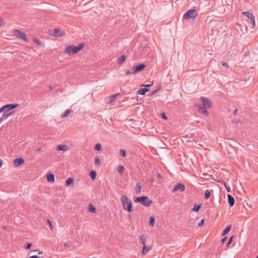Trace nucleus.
Listing matches in <instances>:
<instances>
[{"label":"nucleus","instance_id":"nucleus-20","mask_svg":"<svg viewBox=\"0 0 258 258\" xmlns=\"http://www.w3.org/2000/svg\"><path fill=\"white\" fill-rule=\"evenodd\" d=\"M151 249V247H147L146 245L143 246L142 253L143 255L146 254Z\"/></svg>","mask_w":258,"mask_h":258},{"label":"nucleus","instance_id":"nucleus-58","mask_svg":"<svg viewBox=\"0 0 258 258\" xmlns=\"http://www.w3.org/2000/svg\"><path fill=\"white\" fill-rule=\"evenodd\" d=\"M238 111V109H235L234 111H233V114L234 115H236L237 114V112Z\"/></svg>","mask_w":258,"mask_h":258},{"label":"nucleus","instance_id":"nucleus-37","mask_svg":"<svg viewBox=\"0 0 258 258\" xmlns=\"http://www.w3.org/2000/svg\"><path fill=\"white\" fill-rule=\"evenodd\" d=\"M224 185L226 188L227 191L228 192H231V189H230V187L229 186L227 185V184H226V182H225V181L224 182Z\"/></svg>","mask_w":258,"mask_h":258},{"label":"nucleus","instance_id":"nucleus-22","mask_svg":"<svg viewBox=\"0 0 258 258\" xmlns=\"http://www.w3.org/2000/svg\"><path fill=\"white\" fill-rule=\"evenodd\" d=\"M4 35H3V37L9 40H12L13 38H12L14 36H15V34L14 33V35H11L9 34L8 33H3Z\"/></svg>","mask_w":258,"mask_h":258},{"label":"nucleus","instance_id":"nucleus-27","mask_svg":"<svg viewBox=\"0 0 258 258\" xmlns=\"http://www.w3.org/2000/svg\"><path fill=\"white\" fill-rule=\"evenodd\" d=\"M201 207V205L195 204L194 207L192 209V211L194 212H198Z\"/></svg>","mask_w":258,"mask_h":258},{"label":"nucleus","instance_id":"nucleus-54","mask_svg":"<svg viewBox=\"0 0 258 258\" xmlns=\"http://www.w3.org/2000/svg\"><path fill=\"white\" fill-rule=\"evenodd\" d=\"M36 251H38L39 254H41L43 253V251H41L40 249H36Z\"/></svg>","mask_w":258,"mask_h":258},{"label":"nucleus","instance_id":"nucleus-17","mask_svg":"<svg viewBox=\"0 0 258 258\" xmlns=\"http://www.w3.org/2000/svg\"><path fill=\"white\" fill-rule=\"evenodd\" d=\"M206 108L205 106H199V110H200L201 111V112L204 113L206 116H209V113L208 112V111H207V110L206 109Z\"/></svg>","mask_w":258,"mask_h":258},{"label":"nucleus","instance_id":"nucleus-12","mask_svg":"<svg viewBox=\"0 0 258 258\" xmlns=\"http://www.w3.org/2000/svg\"><path fill=\"white\" fill-rule=\"evenodd\" d=\"M228 203L229 204V205L230 207H232L234 206L235 203V200L234 198L231 195H228Z\"/></svg>","mask_w":258,"mask_h":258},{"label":"nucleus","instance_id":"nucleus-5","mask_svg":"<svg viewBox=\"0 0 258 258\" xmlns=\"http://www.w3.org/2000/svg\"><path fill=\"white\" fill-rule=\"evenodd\" d=\"M146 67V65L143 63H139L137 66H134L133 74H136L143 71Z\"/></svg>","mask_w":258,"mask_h":258},{"label":"nucleus","instance_id":"nucleus-33","mask_svg":"<svg viewBox=\"0 0 258 258\" xmlns=\"http://www.w3.org/2000/svg\"><path fill=\"white\" fill-rule=\"evenodd\" d=\"M120 155L122 157H124L126 156V151L123 149H120L119 150Z\"/></svg>","mask_w":258,"mask_h":258},{"label":"nucleus","instance_id":"nucleus-32","mask_svg":"<svg viewBox=\"0 0 258 258\" xmlns=\"http://www.w3.org/2000/svg\"><path fill=\"white\" fill-rule=\"evenodd\" d=\"M124 170V167L122 165H119L117 168V171L119 173H121Z\"/></svg>","mask_w":258,"mask_h":258},{"label":"nucleus","instance_id":"nucleus-34","mask_svg":"<svg viewBox=\"0 0 258 258\" xmlns=\"http://www.w3.org/2000/svg\"><path fill=\"white\" fill-rule=\"evenodd\" d=\"M101 148V145L100 143H97L95 146V149L97 151H100Z\"/></svg>","mask_w":258,"mask_h":258},{"label":"nucleus","instance_id":"nucleus-36","mask_svg":"<svg viewBox=\"0 0 258 258\" xmlns=\"http://www.w3.org/2000/svg\"><path fill=\"white\" fill-rule=\"evenodd\" d=\"M49 32L56 33V32H62V31L58 28H53L51 31H50Z\"/></svg>","mask_w":258,"mask_h":258},{"label":"nucleus","instance_id":"nucleus-55","mask_svg":"<svg viewBox=\"0 0 258 258\" xmlns=\"http://www.w3.org/2000/svg\"><path fill=\"white\" fill-rule=\"evenodd\" d=\"M29 258H40V257L38 256L37 255H33L29 257Z\"/></svg>","mask_w":258,"mask_h":258},{"label":"nucleus","instance_id":"nucleus-25","mask_svg":"<svg viewBox=\"0 0 258 258\" xmlns=\"http://www.w3.org/2000/svg\"><path fill=\"white\" fill-rule=\"evenodd\" d=\"M88 210L90 212L95 213L96 209L95 207H94L91 204H90L88 207Z\"/></svg>","mask_w":258,"mask_h":258},{"label":"nucleus","instance_id":"nucleus-16","mask_svg":"<svg viewBox=\"0 0 258 258\" xmlns=\"http://www.w3.org/2000/svg\"><path fill=\"white\" fill-rule=\"evenodd\" d=\"M15 36L19 38H21L24 40L25 41H27V38L26 37L25 33H15Z\"/></svg>","mask_w":258,"mask_h":258},{"label":"nucleus","instance_id":"nucleus-50","mask_svg":"<svg viewBox=\"0 0 258 258\" xmlns=\"http://www.w3.org/2000/svg\"><path fill=\"white\" fill-rule=\"evenodd\" d=\"M126 74L127 75H133V72H131L130 70H127L126 71Z\"/></svg>","mask_w":258,"mask_h":258},{"label":"nucleus","instance_id":"nucleus-41","mask_svg":"<svg viewBox=\"0 0 258 258\" xmlns=\"http://www.w3.org/2000/svg\"><path fill=\"white\" fill-rule=\"evenodd\" d=\"M32 246V244L31 243H28L25 245V248L26 249H29Z\"/></svg>","mask_w":258,"mask_h":258},{"label":"nucleus","instance_id":"nucleus-60","mask_svg":"<svg viewBox=\"0 0 258 258\" xmlns=\"http://www.w3.org/2000/svg\"><path fill=\"white\" fill-rule=\"evenodd\" d=\"M3 161L1 159H0V168L2 166Z\"/></svg>","mask_w":258,"mask_h":258},{"label":"nucleus","instance_id":"nucleus-23","mask_svg":"<svg viewBox=\"0 0 258 258\" xmlns=\"http://www.w3.org/2000/svg\"><path fill=\"white\" fill-rule=\"evenodd\" d=\"M50 36H53L55 37H62L65 33H49Z\"/></svg>","mask_w":258,"mask_h":258},{"label":"nucleus","instance_id":"nucleus-31","mask_svg":"<svg viewBox=\"0 0 258 258\" xmlns=\"http://www.w3.org/2000/svg\"><path fill=\"white\" fill-rule=\"evenodd\" d=\"M142 186L139 184V183L136 184V190L137 192L140 193L141 191Z\"/></svg>","mask_w":258,"mask_h":258},{"label":"nucleus","instance_id":"nucleus-39","mask_svg":"<svg viewBox=\"0 0 258 258\" xmlns=\"http://www.w3.org/2000/svg\"><path fill=\"white\" fill-rule=\"evenodd\" d=\"M233 236H232L229 239L227 243V246H228L233 241Z\"/></svg>","mask_w":258,"mask_h":258},{"label":"nucleus","instance_id":"nucleus-10","mask_svg":"<svg viewBox=\"0 0 258 258\" xmlns=\"http://www.w3.org/2000/svg\"><path fill=\"white\" fill-rule=\"evenodd\" d=\"M19 106L18 104H9L5 105L6 111L8 112L9 111L12 110Z\"/></svg>","mask_w":258,"mask_h":258},{"label":"nucleus","instance_id":"nucleus-48","mask_svg":"<svg viewBox=\"0 0 258 258\" xmlns=\"http://www.w3.org/2000/svg\"><path fill=\"white\" fill-rule=\"evenodd\" d=\"M4 111V112L6 111L5 105L3 106L2 107L0 108V113Z\"/></svg>","mask_w":258,"mask_h":258},{"label":"nucleus","instance_id":"nucleus-2","mask_svg":"<svg viewBox=\"0 0 258 258\" xmlns=\"http://www.w3.org/2000/svg\"><path fill=\"white\" fill-rule=\"evenodd\" d=\"M120 200L122 203L123 209L128 212H132L133 211V206L131 200L125 195L122 196Z\"/></svg>","mask_w":258,"mask_h":258},{"label":"nucleus","instance_id":"nucleus-45","mask_svg":"<svg viewBox=\"0 0 258 258\" xmlns=\"http://www.w3.org/2000/svg\"><path fill=\"white\" fill-rule=\"evenodd\" d=\"M161 115L162 118L165 119L166 120L167 119V116L166 115L165 112L161 113Z\"/></svg>","mask_w":258,"mask_h":258},{"label":"nucleus","instance_id":"nucleus-63","mask_svg":"<svg viewBox=\"0 0 258 258\" xmlns=\"http://www.w3.org/2000/svg\"><path fill=\"white\" fill-rule=\"evenodd\" d=\"M3 228H4V229H6V227H3Z\"/></svg>","mask_w":258,"mask_h":258},{"label":"nucleus","instance_id":"nucleus-62","mask_svg":"<svg viewBox=\"0 0 258 258\" xmlns=\"http://www.w3.org/2000/svg\"><path fill=\"white\" fill-rule=\"evenodd\" d=\"M64 246H66V247H67V246H68L69 245H68V243H64Z\"/></svg>","mask_w":258,"mask_h":258},{"label":"nucleus","instance_id":"nucleus-26","mask_svg":"<svg viewBox=\"0 0 258 258\" xmlns=\"http://www.w3.org/2000/svg\"><path fill=\"white\" fill-rule=\"evenodd\" d=\"M71 112V110L67 109V110H66V111L64 112V113H63L61 115V117L65 118V117L68 116L70 114Z\"/></svg>","mask_w":258,"mask_h":258},{"label":"nucleus","instance_id":"nucleus-13","mask_svg":"<svg viewBox=\"0 0 258 258\" xmlns=\"http://www.w3.org/2000/svg\"><path fill=\"white\" fill-rule=\"evenodd\" d=\"M56 149L58 151H66L69 149V147L67 145H59L57 146Z\"/></svg>","mask_w":258,"mask_h":258},{"label":"nucleus","instance_id":"nucleus-24","mask_svg":"<svg viewBox=\"0 0 258 258\" xmlns=\"http://www.w3.org/2000/svg\"><path fill=\"white\" fill-rule=\"evenodd\" d=\"M89 175L91 179L94 180L96 177L97 173L95 170H92L90 171Z\"/></svg>","mask_w":258,"mask_h":258},{"label":"nucleus","instance_id":"nucleus-18","mask_svg":"<svg viewBox=\"0 0 258 258\" xmlns=\"http://www.w3.org/2000/svg\"><path fill=\"white\" fill-rule=\"evenodd\" d=\"M149 90L150 89L148 88H141L138 91L137 94L143 95H145Z\"/></svg>","mask_w":258,"mask_h":258},{"label":"nucleus","instance_id":"nucleus-42","mask_svg":"<svg viewBox=\"0 0 258 258\" xmlns=\"http://www.w3.org/2000/svg\"><path fill=\"white\" fill-rule=\"evenodd\" d=\"M204 222H205L204 219H202L200 221V222L198 223V226H199V227H202V226L204 225Z\"/></svg>","mask_w":258,"mask_h":258},{"label":"nucleus","instance_id":"nucleus-38","mask_svg":"<svg viewBox=\"0 0 258 258\" xmlns=\"http://www.w3.org/2000/svg\"><path fill=\"white\" fill-rule=\"evenodd\" d=\"M100 163V160L98 157H96L95 159V164L96 165H99Z\"/></svg>","mask_w":258,"mask_h":258},{"label":"nucleus","instance_id":"nucleus-4","mask_svg":"<svg viewBox=\"0 0 258 258\" xmlns=\"http://www.w3.org/2000/svg\"><path fill=\"white\" fill-rule=\"evenodd\" d=\"M198 12L196 10H189L187 11L183 15V18L185 20L190 18H195L198 16Z\"/></svg>","mask_w":258,"mask_h":258},{"label":"nucleus","instance_id":"nucleus-43","mask_svg":"<svg viewBox=\"0 0 258 258\" xmlns=\"http://www.w3.org/2000/svg\"><path fill=\"white\" fill-rule=\"evenodd\" d=\"M12 113H13V112H12L8 113V112H6V111H5L4 113H3V116H4L5 117H7L10 115L12 114Z\"/></svg>","mask_w":258,"mask_h":258},{"label":"nucleus","instance_id":"nucleus-8","mask_svg":"<svg viewBox=\"0 0 258 258\" xmlns=\"http://www.w3.org/2000/svg\"><path fill=\"white\" fill-rule=\"evenodd\" d=\"M185 185L183 183H178L175 185L172 191L174 192L178 190L183 191L185 190Z\"/></svg>","mask_w":258,"mask_h":258},{"label":"nucleus","instance_id":"nucleus-29","mask_svg":"<svg viewBox=\"0 0 258 258\" xmlns=\"http://www.w3.org/2000/svg\"><path fill=\"white\" fill-rule=\"evenodd\" d=\"M140 239L142 243L143 244V246L146 245V238L144 236V235H142L140 236Z\"/></svg>","mask_w":258,"mask_h":258},{"label":"nucleus","instance_id":"nucleus-51","mask_svg":"<svg viewBox=\"0 0 258 258\" xmlns=\"http://www.w3.org/2000/svg\"><path fill=\"white\" fill-rule=\"evenodd\" d=\"M4 23L3 19L0 17V27L4 25Z\"/></svg>","mask_w":258,"mask_h":258},{"label":"nucleus","instance_id":"nucleus-56","mask_svg":"<svg viewBox=\"0 0 258 258\" xmlns=\"http://www.w3.org/2000/svg\"><path fill=\"white\" fill-rule=\"evenodd\" d=\"M14 32L20 33V32H22L20 30H18V29H14Z\"/></svg>","mask_w":258,"mask_h":258},{"label":"nucleus","instance_id":"nucleus-64","mask_svg":"<svg viewBox=\"0 0 258 258\" xmlns=\"http://www.w3.org/2000/svg\"><path fill=\"white\" fill-rule=\"evenodd\" d=\"M256 258H258V255L256 257Z\"/></svg>","mask_w":258,"mask_h":258},{"label":"nucleus","instance_id":"nucleus-53","mask_svg":"<svg viewBox=\"0 0 258 258\" xmlns=\"http://www.w3.org/2000/svg\"><path fill=\"white\" fill-rule=\"evenodd\" d=\"M249 51H246V52H245V54H244V56H245V57H246V56H247L248 55H249Z\"/></svg>","mask_w":258,"mask_h":258},{"label":"nucleus","instance_id":"nucleus-11","mask_svg":"<svg viewBox=\"0 0 258 258\" xmlns=\"http://www.w3.org/2000/svg\"><path fill=\"white\" fill-rule=\"evenodd\" d=\"M47 180L48 182L53 183L54 182L55 178L53 174L49 173L46 175Z\"/></svg>","mask_w":258,"mask_h":258},{"label":"nucleus","instance_id":"nucleus-9","mask_svg":"<svg viewBox=\"0 0 258 258\" xmlns=\"http://www.w3.org/2000/svg\"><path fill=\"white\" fill-rule=\"evenodd\" d=\"M25 163V160L21 157L17 158L14 160V164L16 167H19Z\"/></svg>","mask_w":258,"mask_h":258},{"label":"nucleus","instance_id":"nucleus-46","mask_svg":"<svg viewBox=\"0 0 258 258\" xmlns=\"http://www.w3.org/2000/svg\"><path fill=\"white\" fill-rule=\"evenodd\" d=\"M222 64L223 67L225 68L226 69H228L229 68V65L226 62H222Z\"/></svg>","mask_w":258,"mask_h":258},{"label":"nucleus","instance_id":"nucleus-35","mask_svg":"<svg viewBox=\"0 0 258 258\" xmlns=\"http://www.w3.org/2000/svg\"><path fill=\"white\" fill-rule=\"evenodd\" d=\"M33 42L35 43H36V44H37L38 45H41V42L38 39H36L35 38H33Z\"/></svg>","mask_w":258,"mask_h":258},{"label":"nucleus","instance_id":"nucleus-30","mask_svg":"<svg viewBox=\"0 0 258 258\" xmlns=\"http://www.w3.org/2000/svg\"><path fill=\"white\" fill-rule=\"evenodd\" d=\"M210 191L209 190L207 189L205 192V199L206 200L210 198Z\"/></svg>","mask_w":258,"mask_h":258},{"label":"nucleus","instance_id":"nucleus-61","mask_svg":"<svg viewBox=\"0 0 258 258\" xmlns=\"http://www.w3.org/2000/svg\"><path fill=\"white\" fill-rule=\"evenodd\" d=\"M49 89H50V90H52L53 87H52V86H49Z\"/></svg>","mask_w":258,"mask_h":258},{"label":"nucleus","instance_id":"nucleus-59","mask_svg":"<svg viewBox=\"0 0 258 258\" xmlns=\"http://www.w3.org/2000/svg\"><path fill=\"white\" fill-rule=\"evenodd\" d=\"M156 176H157V178H161V175H160V173H157V174H156Z\"/></svg>","mask_w":258,"mask_h":258},{"label":"nucleus","instance_id":"nucleus-49","mask_svg":"<svg viewBox=\"0 0 258 258\" xmlns=\"http://www.w3.org/2000/svg\"><path fill=\"white\" fill-rule=\"evenodd\" d=\"M227 239V237H223L222 240H221V243L223 244L224 243Z\"/></svg>","mask_w":258,"mask_h":258},{"label":"nucleus","instance_id":"nucleus-40","mask_svg":"<svg viewBox=\"0 0 258 258\" xmlns=\"http://www.w3.org/2000/svg\"><path fill=\"white\" fill-rule=\"evenodd\" d=\"M46 223L49 225L50 228L52 230L53 226L51 224V221L48 219L46 220Z\"/></svg>","mask_w":258,"mask_h":258},{"label":"nucleus","instance_id":"nucleus-19","mask_svg":"<svg viewBox=\"0 0 258 258\" xmlns=\"http://www.w3.org/2000/svg\"><path fill=\"white\" fill-rule=\"evenodd\" d=\"M126 56L125 55H122L120 57L117 59V63L118 64H122L126 59Z\"/></svg>","mask_w":258,"mask_h":258},{"label":"nucleus","instance_id":"nucleus-15","mask_svg":"<svg viewBox=\"0 0 258 258\" xmlns=\"http://www.w3.org/2000/svg\"><path fill=\"white\" fill-rule=\"evenodd\" d=\"M119 95V93H116L115 94H114V95L109 96L108 97V101H107L106 103L110 104V103L113 102L114 101L115 98L117 96H118Z\"/></svg>","mask_w":258,"mask_h":258},{"label":"nucleus","instance_id":"nucleus-1","mask_svg":"<svg viewBox=\"0 0 258 258\" xmlns=\"http://www.w3.org/2000/svg\"><path fill=\"white\" fill-rule=\"evenodd\" d=\"M85 44L81 43L78 46L74 45H71L65 48L64 51L69 55L75 54L82 50L85 47Z\"/></svg>","mask_w":258,"mask_h":258},{"label":"nucleus","instance_id":"nucleus-3","mask_svg":"<svg viewBox=\"0 0 258 258\" xmlns=\"http://www.w3.org/2000/svg\"><path fill=\"white\" fill-rule=\"evenodd\" d=\"M135 202L136 203H139L147 207H150L153 203L152 201L150 200V199L146 196L137 197L135 199Z\"/></svg>","mask_w":258,"mask_h":258},{"label":"nucleus","instance_id":"nucleus-14","mask_svg":"<svg viewBox=\"0 0 258 258\" xmlns=\"http://www.w3.org/2000/svg\"><path fill=\"white\" fill-rule=\"evenodd\" d=\"M66 184L67 186H74V180L73 177H70L67 179L66 181Z\"/></svg>","mask_w":258,"mask_h":258},{"label":"nucleus","instance_id":"nucleus-44","mask_svg":"<svg viewBox=\"0 0 258 258\" xmlns=\"http://www.w3.org/2000/svg\"><path fill=\"white\" fill-rule=\"evenodd\" d=\"M161 89V87H159L157 89H156L155 91H154L153 92H152V94L150 95V96H152L155 94H156V93H157Z\"/></svg>","mask_w":258,"mask_h":258},{"label":"nucleus","instance_id":"nucleus-28","mask_svg":"<svg viewBox=\"0 0 258 258\" xmlns=\"http://www.w3.org/2000/svg\"><path fill=\"white\" fill-rule=\"evenodd\" d=\"M155 222V219L153 217L149 218V225L151 226H154Z\"/></svg>","mask_w":258,"mask_h":258},{"label":"nucleus","instance_id":"nucleus-52","mask_svg":"<svg viewBox=\"0 0 258 258\" xmlns=\"http://www.w3.org/2000/svg\"><path fill=\"white\" fill-rule=\"evenodd\" d=\"M153 85V82H152V84H147V85H143L142 86L147 87H149Z\"/></svg>","mask_w":258,"mask_h":258},{"label":"nucleus","instance_id":"nucleus-47","mask_svg":"<svg viewBox=\"0 0 258 258\" xmlns=\"http://www.w3.org/2000/svg\"><path fill=\"white\" fill-rule=\"evenodd\" d=\"M233 122H234L236 124H238L239 123H241V120L239 119H236L232 121Z\"/></svg>","mask_w":258,"mask_h":258},{"label":"nucleus","instance_id":"nucleus-7","mask_svg":"<svg viewBox=\"0 0 258 258\" xmlns=\"http://www.w3.org/2000/svg\"><path fill=\"white\" fill-rule=\"evenodd\" d=\"M201 100L203 102L202 106H205L208 108H210L212 107V102L209 99L204 97H201Z\"/></svg>","mask_w":258,"mask_h":258},{"label":"nucleus","instance_id":"nucleus-21","mask_svg":"<svg viewBox=\"0 0 258 258\" xmlns=\"http://www.w3.org/2000/svg\"><path fill=\"white\" fill-rule=\"evenodd\" d=\"M231 229V225H229L227 226V227L222 232V236L225 235L227 234Z\"/></svg>","mask_w":258,"mask_h":258},{"label":"nucleus","instance_id":"nucleus-57","mask_svg":"<svg viewBox=\"0 0 258 258\" xmlns=\"http://www.w3.org/2000/svg\"><path fill=\"white\" fill-rule=\"evenodd\" d=\"M41 150H42V148H38V149H37L36 150V151L37 152H39L41 151Z\"/></svg>","mask_w":258,"mask_h":258},{"label":"nucleus","instance_id":"nucleus-6","mask_svg":"<svg viewBox=\"0 0 258 258\" xmlns=\"http://www.w3.org/2000/svg\"><path fill=\"white\" fill-rule=\"evenodd\" d=\"M242 14L249 19V22L251 23L253 25H255V17L252 13L246 11L243 12Z\"/></svg>","mask_w":258,"mask_h":258}]
</instances>
